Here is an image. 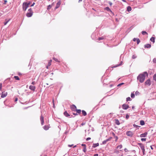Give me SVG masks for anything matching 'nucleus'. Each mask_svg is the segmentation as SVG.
Wrapping results in <instances>:
<instances>
[{"label": "nucleus", "instance_id": "obj_1", "mask_svg": "<svg viewBox=\"0 0 156 156\" xmlns=\"http://www.w3.org/2000/svg\"><path fill=\"white\" fill-rule=\"evenodd\" d=\"M148 74L147 72H144L141 74H140L137 77V80L140 83H143L144 82L145 77L146 76H147Z\"/></svg>", "mask_w": 156, "mask_h": 156}, {"label": "nucleus", "instance_id": "obj_2", "mask_svg": "<svg viewBox=\"0 0 156 156\" xmlns=\"http://www.w3.org/2000/svg\"><path fill=\"white\" fill-rule=\"evenodd\" d=\"M31 4L30 2L29 1L27 2H23V10L25 11L27 8L29 7Z\"/></svg>", "mask_w": 156, "mask_h": 156}, {"label": "nucleus", "instance_id": "obj_3", "mask_svg": "<svg viewBox=\"0 0 156 156\" xmlns=\"http://www.w3.org/2000/svg\"><path fill=\"white\" fill-rule=\"evenodd\" d=\"M33 13V12L32 9L30 8L28 9V12L26 14V16L28 17H30L32 16Z\"/></svg>", "mask_w": 156, "mask_h": 156}, {"label": "nucleus", "instance_id": "obj_4", "mask_svg": "<svg viewBox=\"0 0 156 156\" xmlns=\"http://www.w3.org/2000/svg\"><path fill=\"white\" fill-rule=\"evenodd\" d=\"M138 145H139L141 149L142 150L143 153V155H144L145 154V150L144 149V146L143 144L141 143H138Z\"/></svg>", "mask_w": 156, "mask_h": 156}, {"label": "nucleus", "instance_id": "obj_5", "mask_svg": "<svg viewBox=\"0 0 156 156\" xmlns=\"http://www.w3.org/2000/svg\"><path fill=\"white\" fill-rule=\"evenodd\" d=\"M145 85L147 86H150L151 84L150 80L148 79L147 80L145 83Z\"/></svg>", "mask_w": 156, "mask_h": 156}, {"label": "nucleus", "instance_id": "obj_6", "mask_svg": "<svg viewBox=\"0 0 156 156\" xmlns=\"http://www.w3.org/2000/svg\"><path fill=\"white\" fill-rule=\"evenodd\" d=\"M70 108L73 111H75L76 109V107L74 105H71Z\"/></svg>", "mask_w": 156, "mask_h": 156}, {"label": "nucleus", "instance_id": "obj_7", "mask_svg": "<svg viewBox=\"0 0 156 156\" xmlns=\"http://www.w3.org/2000/svg\"><path fill=\"white\" fill-rule=\"evenodd\" d=\"M122 108L124 109H127L129 108V106L127 105L124 104L122 105Z\"/></svg>", "mask_w": 156, "mask_h": 156}, {"label": "nucleus", "instance_id": "obj_8", "mask_svg": "<svg viewBox=\"0 0 156 156\" xmlns=\"http://www.w3.org/2000/svg\"><path fill=\"white\" fill-rule=\"evenodd\" d=\"M126 134L128 136H132L133 135V133L132 131H129L126 132Z\"/></svg>", "mask_w": 156, "mask_h": 156}, {"label": "nucleus", "instance_id": "obj_9", "mask_svg": "<svg viewBox=\"0 0 156 156\" xmlns=\"http://www.w3.org/2000/svg\"><path fill=\"white\" fill-rule=\"evenodd\" d=\"M61 4V2L60 1H58L56 4V5L55 7V9H56L59 7Z\"/></svg>", "mask_w": 156, "mask_h": 156}, {"label": "nucleus", "instance_id": "obj_10", "mask_svg": "<svg viewBox=\"0 0 156 156\" xmlns=\"http://www.w3.org/2000/svg\"><path fill=\"white\" fill-rule=\"evenodd\" d=\"M40 120L41 122V124L42 125H43L44 123V117L42 115H41L40 117Z\"/></svg>", "mask_w": 156, "mask_h": 156}, {"label": "nucleus", "instance_id": "obj_11", "mask_svg": "<svg viewBox=\"0 0 156 156\" xmlns=\"http://www.w3.org/2000/svg\"><path fill=\"white\" fill-rule=\"evenodd\" d=\"M7 95V93L5 92H3L2 93V94L1 95V97L2 98H4Z\"/></svg>", "mask_w": 156, "mask_h": 156}, {"label": "nucleus", "instance_id": "obj_12", "mask_svg": "<svg viewBox=\"0 0 156 156\" xmlns=\"http://www.w3.org/2000/svg\"><path fill=\"white\" fill-rule=\"evenodd\" d=\"M29 88L31 90L34 91L36 88L34 86L30 85L29 86Z\"/></svg>", "mask_w": 156, "mask_h": 156}, {"label": "nucleus", "instance_id": "obj_13", "mask_svg": "<svg viewBox=\"0 0 156 156\" xmlns=\"http://www.w3.org/2000/svg\"><path fill=\"white\" fill-rule=\"evenodd\" d=\"M147 135V132L141 134L140 135V136L141 137H145Z\"/></svg>", "mask_w": 156, "mask_h": 156}, {"label": "nucleus", "instance_id": "obj_14", "mask_svg": "<svg viewBox=\"0 0 156 156\" xmlns=\"http://www.w3.org/2000/svg\"><path fill=\"white\" fill-rule=\"evenodd\" d=\"M52 62V61L51 60H50L49 61V62H48V65L46 66V68L47 69H48V67L49 66H50L51 65V63Z\"/></svg>", "mask_w": 156, "mask_h": 156}, {"label": "nucleus", "instance_id": "obj_15", "mask_svg": "<svg viewBox=\"0 0 156 156\" xmlns=\"http://www.w3.org/2000/svg\"><path fill=\"white\" fill-rule=\"evenodd\" d=\"M49 128V126L48 125L47 126H45L43 127V128L45 130H48Z\"/></svg>", "mask_w": 156, "mask_h": 156}, {"label": "nucleus", "instance_id": "obj_16", "mask_svg": "<svg viewBox=\"0 0 156 156\" xmlns=\"http://www.w3.org/2000/svg\"><path fill=\"white\" fill-rule=\"evenodd\" d=\"M64 115L67 117H68L70 116V115L68 113L67 111H65L64 113Z\"/></svg>", "mask_w": 156, "mask_h": 156}, {"label": "nucleus", "instance_id": "obj_17", "mask_svg": "<svg viewBox=\"0 0 156 156\" xmlns=\"http://www.w3.org/2000/svg\"><path fill=\"white\" fill-rule=\"evenodd\" d=\"M144 46L146 48H150L151 47V45L150 44H147L145 45Z\"/></svg>", "mask_w": 156, "mask_h": 156}, {"label": "nucleus", "instance_id": "obj_18", "mask_svg": "<svg viewBox=\"0 0 156 156\" xmlns=\"http://www.w3.org/2000/svg\"><path fill=\"white\" fill-rule=\"evenodd\" d=\"M150 41H151V42H152L153 43H154L155 42V38L154 37H152L150 39Z\"/></svg>", "mask_w": 156, "mask_h": 156}, {"label": "nucleus", "instance_id": "obj_19", "mask_svg": "<svg viewBox=\"0 0 156 156\" xmlns=\"http://www.w3.org/2000/svg\"><path fill=\"white\" fill-rule=\"evenodd\" d=\"M115 123L118 125H119L120 124V123L118 119L115 120Z\"/></svg>", "mask_w": 156, "mask_h": 156}, {"label": "nucleus", "instance_id": "obj_20", "mask_svg": "<svg viewBox=\"0 0 156 156\" xmlns=\"http://www.w3.org/2000/svg\"><path fill=\"white\" fill-rule=\"evenodd\" d=\"M99 145V144L98 143H97V144H93L92 147H93L95 148V147L98 146Z\"/></svg>", "mask_w": 156, "mask_h": 156}, {"label": "nucleus", "instance_id": "obj_21", "mask_svg": "<svg viewBox=\"0 0 156 156\" xmlns=\"http://www.w3.org/2000/svg\"><path fill=\"white\" fill-rule=\"evenodd\" d=\"M110 140L109 139H107L105 140H104V141H103V142H102V144H106V143H107V142L108 141H109Z\"/></svg>", "mask_w": 156, "mask_h": 156}, {"label": "nucleus", "instance_id": "obj_22", "mask_svg": "<svg viewBox=\"0 0 156 156\" xmlns=\"http://www.w3.org/2000/svg\"><path fill=\"white\" fill-rule=\"evenodd\" d=\"M82 114L84 116L87 115V114L86 112L84 110H82Z\"/></svg>", "mask_w": 156, "mask_h": 156}, {"label": "nucleus", "instance_id": "obj_23", "mask_svg": "<svg viewBox=\"0 0 156 156\" xmlns=\"http://www.w3.org/2000/svg\"><path fill=\"white\" fill-rule=\"evenodd\" d=\"M153 79L156 82V74H154L153 76Z\"/></svg>", "mask_w": 156, "mask_h": 156}, {"label": "nucleus", "instance_id": "obj_24", "mask_svg": "<svg viewBox=\"0 0 156 156\" xmlns=\"http://www.w3.org/2000/svg\"><path fill=\"white\" fill-rule=\"evenodd\" d=\"M105 39V36H103L101 37H99L98 38V40H101Z\"/></svg>", "mask_w": 156, "mask_h": 156}, {"label": "nucleus", "instance_id": "obj_25", "mask_svg": "<svg viewBox=\"0 0 156 156\" xmlns=\"http://www.w3.org/2000/svg\"><path fill=\"white\" fill-rule=\"evenodd\" d=\"M14 78L16 80H19L20 79L18 76H15L14 77Z\"/></svg>", "mask_w": 156, "mask_h": 156}, {"label": "nucleus", "instance_id": "obj_26", "mask_svg": "<svg viewBox=\"0 0 156 156\" xmlns=\"http://www.w3.org/2000/svg\"><path fill=\"white\" fill-rule=\"evenodd\" d=\"M140 123L141 125H143L145 124L144 121L143 120H141Z\"/></svg>", "mask_w": 156, "mask_h": 156}, {"label": "nucleus", "instance_id": "obj_27", "mask_svg": "<svg viewBox=\"0 0 156 156\" xmlns=\"http://www.w3.org/2000/svg\"><path fill=\"white\" fill-rule=\"evenodd\" d=\"M142 34L143 35H144L145 34H147V35L148 34L147 33L146 31H142Z\"/></svg>", "mask_w": 156, "mask_h": 156}, {"label": "nucleus", "instance_id": "obj_28", "mask_svg": "<svg viewBox=\"0 0 156 156\" xmlns=\"http://www.w3.org/2000/svg\"><path fill=\"white\" fill-rule=\"evenodd\" d=\"M53 60H54L56 62H60V61L58 60L57 58H56L55 57H53Z\"/></svg>", "mask_w": 156, "mask_h": 156}, {"label": "nucleus", "instance_id": "obj_29", "mask_svg": "<svg viewBox=\"0 0 156 156\" xmlns=\"http://www.w3.org/2000/svg\"><path fill=\"white\" fill-rule=\"evenodd\" d=\"M127 10L129 12L131 11V7L129 6H128L127 8Z\"/></svg>", "mask_w": 156, "mask_h": 156}, {"label": "nucleus", "instance_id": "obj_30", "mask_svg": "<svg viewBox=\"0 0 156 156\" xmlns=\"http://www.w3.org/2000/svg\"><path fill=\"white\" fill-rule=\"evenodd\" d=\"M76 111L77 113H79V114L80 113H81V110L80 109H76Z\"/></svg>", "mask_w": 156, "mask_h": 156}, {"label": "nucleus", "instance_id": "obj_31", "mask_svg": "<svg viewBox=\"0 0 156 156\" xmlns=\"http://www.w3.org/2000/svg\"><path fill=\"white\" fill-rule=\"evenodd\" d=\"M52 7L51 5H49L48 6L47 9L49 10Z\"/></svg>", "mask_w": 156, "mask_h": 156}, {"label": "nucleus", "instance_id": "obj_32", "mask_svg": "<svg viewBox=\"0 0 156 156\" xmlns=\"http://www.w3.org/2000/svg\"><path fill=\"white\" fill-rule=\"evenodd\" d=\"M122 145H119L118 146H117V148H119V149H120L122 148Z\"/></svg>", "mask_w": 156, "mask_h": 156}, {"label": "nucleus", "instance_id": "obj_33", "mask_svg": "<svg viewBox=\"0 0 156 156\" xmlns=\"http://www.w3.org/2000/svg\"><path fill=\"white\" fill-rule=\"evenodd\" d=\"M105 9L108 11H111V9L108 7H106L105 8Z\"/></svg>", "mask_w": 156, "mask_h": 156}, {"label": "nucleus", "instance_id": "obj_34", "mask_svg": "<svg viewBox=\"0 0 156 156\" xmlns=\"http://www.w3.org/2000/svg\"><path fill=\"white\" fill-rule=\"evenodd\" d=\"M10 20V19L8 20L7 21H6V22H5L4 23V25H5L8 23V22Z\"/></svg>", "mask_w": 156, "mask_h": 156}, {"label": "nucleus", "instance_id": "obj_35", "mask_svg": "<svg viewBox=\"0 0 156 156\" xmlns=\"http://www.w3.org/2000/svg\"><path fill=\"white\" fill-rule=\"evenodd\" d=\"M131 97L132 98H133L135 97V94L133 93H132L131 95Z\"/></svg>", "mask_w": 156, "mask_h": 156}, {"label": "nucleus", "instance_id": "obj_36", "mask_svg": "<svg viewBox=\"0 0 156 156\" xmlns=\"http://www.w3.org/2000/svg\"><path fill=\"white\" fill-rule=\"evenodd\" d=\"M131 98L129 97H128L126 98V101H131Z\"/></svg>", "mask_w": 156, "mask_h": 156}, {"label": "nucleus", "instance_id": "obj_37", "mask_svg": "<svg viewBox=\"0 0 156 156\" xmlns=\"http://www.w3.org/2000/svg\"><path fill=\"white\" fill-rule=\"evenodd\" d=\"M122 62L121 61V62H120V64L119 65H117V66H115L114 67H118V66H119L121 65L122 64Z\"/></svg>", "mask_w": 156, "mask_h": 156}, {"label": "nucleus", "instance_id": "obj_38", "mask_svg": "<svg viewBox=\"0 0 156 156\" xmlns=\"http://www.w3.org/2000/svg\"><path fill=\"white\" fill-rule=\"evenodd\" d=\"M87 150H86V147H83V151L84 152H85Z\"/></svg>", "mask_w": 156, "mask_h": 156}, {"label": "nucleus", "instance_id": "obj_39", "mask_svg": "<svg viewBox=\"0 0 156 156\" xmlns=\"http://www.w3.org/2000/svg\"><path fill=\"white\" fill-rule=\"evenodd\" d=\"M136 41H137V44H139L140 43V41L139 39H137Z\"/></svg>", "mask_w": 156, "mask_h": 156}, {"label": "nucleus", "instance_id": "obj_40", "mask_svg": "<svg viewBox=\"0 0 156 156\" xmlns=\"http://www.w3.org/2000/svg\"><path fill=\"white\" fill-rule=\"evenodd\" d=\"M139 93L138 91H136L135 92V95H139Z\"/></svg>", "mask_w": 156, "mask_h": 156}, {"label": "nucleus", "instance_id": "obj_41", "mask_svg": "<svg viewBox=\"0 0 156 156\" xmlns=\"http://www.w3.org/2000/svg\"><path fill=\"white\" fill-rule=\"evenodd\" d=\"M124 84V83H120L118 85H117V86L119 87V86H120L123 84Z\"/></svg>", "mask_w": 156, "mask_h": 156}, {"label": "nucleus", "instance_id": "obj_42", "mask_svg": "<svg viewBox=\"0 0 156 156\" xmlns=\"http://www.w3.org/2000/svg\"><path fill=\"white\" fill-rule=\"evenodd\" d=\"M126 119H128V118H129V115L128 114H126Z\"/></svg>", "mask_w": 156, "mask_h": 156}, {"label": "nucleus", "instance_id": "obj_43", "mask_svg": "<svg viewBox=\"0 0 156 156\" xmlns=\"http://www.w3.org/2000/svg\"><path fill=\"white\" fill-rule=\"evenodd\" d=\"M146 138H141V140L142 141H145L146 140Z\"/></svg>", "mask_w": 156, "mask_h": 156}, {"label": "nucleus", "instance_id": "obj_44", "mask_svg": "<svg viewBox=\"0 0 156 156\" xmlns=\"http://www.w3.org/2000/svg\"><path fill=\"white\" fill-rule=\"evenodd\" d=\"M153 62H154L156 63V58H154L153 59Z\"/></svg>", "mask_w": 156, "mask_h": 156}, {"label": "nucleus", "instance_id": "obj_45", "mask_svg": "<svg viewBox=\"0 0 156 156\" xmlns=\"http://www.w3.org/2000/svg\"><path fill=\"white\" fill-rule=\"evenodd\" d=\"M85 124V123L82 122V123L81 124V126H83Z\"/></svg>", "mask_w": 156, "mask_h": 156}, {"label": "nucleus", "instance_id": "obj_46", "mask_svg": "<svg viewBox=\"0 0 156 156\" xmlns=\"http://www.w3.org/2000/svg\"><path fill=\"white\" fill-rule=\"evenodd\" d=\"M90 139H91V138L90 137H88V138H87L86 140L87 141V140H90Z\"/></svg>", "mask_w": 156, "mask_h": 156}, {"label": "nucleus", "instance_id": "obj_47", "mask_svg": "<svg viewBox=\"0 0 156 156\" xmlns=\"http://www.w3.org/2000/svg\"><path fill=\"white\" fill-rule=\"evenodd\" d=\"M2 87V84L0 83V90H1Z\"/></svg>", "mask_w": 156, "mask_h": 156}, {"label": "nucleus", "instance_id": "obj_48", "mask_svg": "<svg viewBox=\"0 0 156 156\" xmlns=\"http://www.w3.org/2000/svg\"><path fill=\"white\" fill-rule=\"evenodd\" d=\"M31 84L33 85H34L35 84V81H33L32 82Z\"/></svg>", "mask_w": 156, "mask_h": 156}, {"label": "nucleus", "instance_id": "obj_49", "mask_svg": "<svg viewBox=\"0 0 156 156\" xmlns=\"http://www.w3.org/2000/svg\"><path fill=\"white\" fill-rule=\"evenodd\" d=\"M81 145L83 146V147H86V145L85 144H82Z\"/></svg>", "mask_w": 156, "mask_h": 156}, {"label": "nucleus", "instance_id": "obj_50", "mask_svg": "<svg viewBox=\"0 0 156 156\" xmlns=\"http://www.w3.org/2000/svg\"><path fill=\"white\" fill-rule=\"evenodd\" d=\"M35 4V3L34 2L32 5H30V6L32 7V6H33Z\"/></svg>", "mask_w": 156, "mask_h": 156}, {"label": "nucleus", "instance_id": "obj_51", "mask_svg": "<svg viewBox=\"0 0 156 156\" xmlns=\"http://www.w3.org/2000/svg\"><path fill=\"white\" fill-rule=\"evenodd\" d=\"M109 4L110 6L112 5V3L110 2H109Z\"/></svg>", "mask_w": 156, "mask_h": 156}, {"label": "nucleus", "instance_id": "obj_52", "mask_svg": "<svg viewBox=\"0 0 156 156\" xmlns=\"http://www.w3.org/2000/svg\"><path fill=\"white\" fill-rule=\"evenodd\" d=\"M137 39L136 38H134L133 39V41H136V40H137Z\"/></svg>", "mask_w": 156, "mask_h": 156}, {"label": "nucleus", "instance_id": "obj_53", "mask_svg": "<svg viewBox=\"0 0 156 156\" xmlns=\"http://www.w3.org/2000/svg\"><path fill=\"white\" fill-rule=\"evenodd\" d=\"M7 2V1L6 0H5L4 1V4H6V3Z\"/></svg>", "mask_w": 156, "mask_h": 156}, {"label": "nucleus", "instance_id": "obj_54", "mask_svg": "<svg viewBox=\"0 0 156 156\" xmlns=\"http://www.w3.org/2000/svg\"><path fill=\"white\" fill-rule=\"evenodd\" d=\"M73 145V144H72V145H68V146L69 147H72Z\"/></svg>", "mask_w": 156, "mask_h": 156}, {"label": "nucleus", "instance_id": "obj_55", "mask_svg": "<svg viewBox=\"0 0 156 156\" xmlns=\"http://www.w3.org/2000/svg\"><path fill=\"white\" fill-rule=\"evenodd\" d=\"M94 156H98V154H95L94 155Z\"/></svg>", "mask_w": 156, "mask_h": 156}, {"label": "nucleus", "instance_id": "obj_56", "mask_svg": "<svg viewBox=\"0 0 156 156\" xmlns=\"http://www.w3.org/2000/svg\"><path fill=\"white\" fill-rule=\"evenodd\" d=\"M18 100V98H16L15 99V101H17Z\"/></svg>", "mask_w": 156, "mask_h": 156}, {"label": "nucleus", "instance_id": "obj_57", "mask_svg": "<svg viewBox=\"0 0 156 156\" xmlns=\"http://www.w3.org/2000/svg\"><path fill=\"white\" fill-rule=\"evenodd\" d=\"M150 147H151V149H152V150H153V147H152V146H150Z\"/></svg>", "mask_w": 156, "mask_h": 156}, {"label": "nucleus", "instance_id": "obj_58", "mask_svg": "<svg viewBox=\"0 0 156 156\" xmlns=\"http://www.w3.org/2000/svg\"><path fill=\"white\" fill-rule=\"evenodd\" d=\"M51 5V6L54 5V2Z\"/></svg>", "mask_w": 156, "mask_h": 156}, {"label": "nucleus", "instance_id": "obj_59", "mask_svg": "<svg viewBox=\"0 0 156 156\" xmlns=\"http://www.w3.org/2000/svg\"><path fill=\"white\" fill-rule=\"evenodd\" d=\"M18 75H21V73H18Z\"/></svg>", "mask_w": 156, "mask_h": 156}, {"label": "nucleus", "instance_id": "obj_60", "mask_svg": "<svg viewBox=\"0 0 156 156\" xmlns=\"http://www.w3.org/2000/svg\"><path fill=\"white\" fill-rule=\"evenodd\" d=\"M134 108V106H133L132 107V108L133 109Z\"/></svg>", "mask_w": 156, "mask_h": 156}, {"label": "nucleus", "instance_id": "obj_61", "mask_svg": "<svg viewBox=\"0 0 156 156\" xmlns=\"http://www.w3.org/2000/svg\"><path fill=\"white\" fill-rule=\"evenodd\" d=\"M73 114L74 115H77V114H76V113H73Z\"/></svg>", "mask_w": 156, "mask_h": 156}, {"label": "nucleus", "instance_id": "obj_62", "mask_svg": "<svg viewBox=\"0 0 156 156\" xmlns=\"http://www.w3.org/2000/svg\"><path fill=\"white\" fill-rule=\"evenodd\" d=\"M82 1V0H79V2H80V1Z\"/></svg>", "mask_w": 156, "mask_h": 156}, {"label": "nucleus", "instance_id": "obj_63", "mask_svg": "<svg viewBox=\"0 0 156 156\" xmlns=\"http://www.w3.org/2000/svg\"><path fill=\"white\" fill-rule=\"evenodd\" d=\"M44 156H47V155H44Z\"/></svg>", "mask_w": 156, "mask_h": 156}, {"label": "nucleus", "instance_id": "obj_64", "mask_svg": "<svg viewBox=\"0 0 156 156\" xmlns=\"http://www.w3.org/2000/svg\"><path fill=\"white\" fill-rule=\"evenodd\" d=\"M133 57H134V56H133V58H133Z\"/></svg>", "mask_w": 156, "mask_h": 156}]
</instances>
